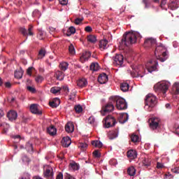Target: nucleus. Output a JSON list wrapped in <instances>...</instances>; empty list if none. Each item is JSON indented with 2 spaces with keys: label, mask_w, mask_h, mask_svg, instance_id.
Returning <instances> with one entry per match:
<instances>
[{
  "label": "nucleus",
  "mask_w": 179,
  "mask_h": 179,
  "mask_svg": "<svg viewBox=\"0 0 179 179\" xmlns=\"http://www.w3.org/2000/svg\"><path fill=\"white\" fill-rule=\"evenodd\" d=\"M141 34L138 32H126L123 34V37L120 41V49H124L125 47H129L136 43L137 38H139Z\"/></svg>",
  "instance_id": "obj_1"
},
{
  "label": "nucleus",
  "mask_w": 179,
  "mask_h": 179,
  "mask_svg": "<svg viewBox=\"0 0 179 179\" xmlns=\"http://www.w3.org/2000/svg\"><path fill=\"white\" fill-rule=\"evenodd\" d=\"M155 55L157 60L164 62L168 58L166 57V48L163 44H159L155 48Z\"/></svg>",
  "instance_id": "obj_2"
},
{
  "label": "nucleus",
  "mask_w": 179,
  "mask_h": 179,
  "mask_svg": "<svg viewBox=\"0 0 179 179\" xmlns=\"http://www.w3.org/2000/svg\"><path fill=\"white\" fill-rule=\"evenodd\" d=\"M157 103V99L155 96H154L152 94H148L146 95L145 99V108L148 111L151 112Z\"/></svg>",
  "instance_id": "obj_3"
},
{
  "label": "nucleus",
  "mask_w": 179,
  "mask_h": 179,
  "mask_svg": "<svg viewBox=\"0 0 179 179\" xmlns=\"http://www.w3.org/2000/svg\"><path fill=\"white\" fill-rule=\"evenodd\" d=\"M169 88V83L166 82H160L154 85V90L156 92H162L166 94Z\"/></svg>",
  "instance_id": "obj_4"
},
{
  "label": "nucleus",
  "mask_w": 179,
  "mask_h": 179,
  "mask_svg": "<svg viewBox=\"0 0 179 179\" xmlns=\"http://www.w3.org/2000/svg\"><path fill=\"white\" fill-rule=\"evenodd\" d=\"M116 103V106L119 110H125L127 108V103L124 99L118 96H112V99Z\"/></svg>",
  "instance_id": "obj_5"
},
{
  "label": "nucleus",
  "mask_w": 179,
  "mask_h": 179,
  "mask_svg": "<svg viewBox=\"0 0 179 179\" xmlns=\"http://www.w3.org/2000/svg\"><path fill=\"white\" fill-rule=\"evenodd\" d=\"M115 102L112 100V97L110 98V101L102 108L101 110V115H106L107 113H111L115 107H114Z\"/></svg>",
  "instance_id": "obj_6"
},
{
  "label": "nucleus",
  "mask_w": 179,
  "mask_h": 179,
  "mask_svg": "<svg viewBox=\"0 0 179 179\" xmlns=\"http://www.w3.org/2000/svg\"><path fill=\"white\" fill-rule=\"evenodd\" d=\"M43 177L46 179H54V169H52L51 166H44Z\"/></svg>",
  "instance_id": "obj_7"
},
{
  "label": "nucleus",
  "mask_w": 179,
  "mask_h": 179,
  "mask_svg": "<svg viewBox=\"0 0 179 179\" xmlns=\"http://www.w3.org/2000/svg\"><path fill=\"white\" fill-rule=\"evenodd\" d=\"M150 129L155 131L160 129V119L158 117H152L149 120Z\"/></svg>",
  "instance_id": "obj_8"
},
{
  "label": "nucleus",
  "mask_w": 179,
  "mask_h": 179,
  "mask_svg": "<svg viewBox=\"0 0 179 179\" xmlns=\"http://www.w3.org/2000/svg\"><path fill=\"white\" fill-rule=\"evenodd\" d=\"M113 64L115 66L122 67L124 64V56L122 55H115L113 57Z\"/></svg>",
  "instance_id": "obj_9"
},
{
  "label": "nucleus",
  "mask_w": 179,
  "mask_h": 179,
  "mask_svg": "<svg viewBox=\"0 0 179 179\" xmlns=\"http://www.w3.org/2000/svg\"><path fill=\"white\" fill-rule=\"evenodd\" d=\"M116 122H117L114 117H113L112 115H108L105 119L104 124L106 126V128L108 129L114 127L116 124Z\"/></svg>",
  "instance_id": "obj_10"
},
{
  "label": "nucleus",
  "mask_w": 179,
  "mask_h": 179,
  "mask_svg": "<svg viewBox=\"0 0 179 179\" xmlns=\"http://www.w3.org/2000/svg\"><path fill=\"white\" fill-rule=\"evenodd\" d=\"M158 66V62H156V60H150L148 63L147 70L148 72L152 73L157 70Z\"/></svg>",
  "instance_id": "obj_11"
},
{
  "label": "nucleus",
  "mask_w": 179,
  "mask_h": 179,
  "mask_svg": "<svg viewBox=\"0 0 179 179\" xmlns=\"http://www.w3.org/2000/svg\"><path fill=\"white\" fill-rule=\"evenodd\" d=\"M131 69H132V71H129V73H130V75H131L133 78L143 77V76H142L140 73L139 68H137V66H131Z\"/></svg>",
  "instance_id": "obj_12"
},
{
  "label": "nucleus",
  "mask_w": 179,
  "mask_h": 179,
  "mask_svg": "<svg viewBox=\"0 0 179 179\" xmlns=\"http://www.w3.org/2000/svg\"><path fill=\"white\" fill-rule=\"evenodd\" d=\"M30 111L32 114H38V115H41L43 112L38 110V105L36 103H33L30 106Z\"/></svg>",
  "instance_id": "obj_13"
},
{
  "label": "nucleus",
  "mask_w": 179,
  "mask_h": 179,
  "mask_svg": "<svg viewBox=\"0 0 179 179\" xmlns=\"http://www.w3.org/2000/svg\"><path fill=\"white\" fill-rule=\"evenodd\" d=\"M20 31L23 34V36H33V26L29 25L27 31L24 28L22 27L20 28Z\"/></svg>",
  "instance_id": "obj_14"
},
{
  "label": "nucleus",
  "mask_w": 179,
  "mask_h": 179,
  "mask_svg": "<svg viewBox=\"0 0 179 179\" xmlns=\"http://www.w3.org/2000/svg\"><path fill=\"white\" fill-rule=\"evenodd\" d=\"M157 41L153 38H148L144 41L145 47H151L156 45Z\"/></svg>",
  "instance_id": "obj_15"
},
{
  "label": "nucleus",
  "mask_w": 179,
  "mask_h": 179,
  "mask_svg": "<svg viewBox=\"0 0 179 179\" xmlns=\"http://www.w3.org/2000/svg\"><path fill=\"white\" fill-rule=\"evenodd\" d=\"M179 7V1L178 0H170V2L169 3V8L171 10H175L178 9Z\"/></svg>",
  "instance_id": "obj_16"
},
{
  "label": "nucleus",
  "mask_w": 179,
  "mask_h": 179,
  "mask_svg": "<svg viewBox=\"0 0 179 179\" xmlns=\"http://www.w3.org/2000/svg\"><path fill=\"white\" fill-rule=\"evenodd\" d=\"M91 57V53L90 51L84 50L80 56L81 62L84 63L85 61H87L88 59Z\"/></svg>",
  "instance_id": "obj_17"
},
{
  "label": "nucleus",
  "mask_w": 179,
  "mask_h": 179,
  "mask_svg": "<svg viewBox=\"0 0 179 179\" xmlns=\"http://www.w3.org/2000/svg\"><path fill=\"white\" fill-rule=\"evenodd\" d=\"M9 121H15L17 118V113L15 110H10L7 114Z\"/></svg>",
  "instance_id": "obj_18"
},
{
  "label": "nucleus",
  "mask_w": 179,
  "mask_h": 179,
  "mask_svg": "<svg viewBox=\"0 0 179 179\" xmlns=\"http://www.w3.org/2000/svg\"><path fill=\"white\" fill-rule=\"evenodd\" d=\"M59 104H61V100L59 98H55L52 101L49 102V106L52 108H57Z\"/></svg>",
  "instance_id": "obj_19"
},
{
  "label": "nucleus",
  "mask_w": 179,
  "mask_h": 179,
  "mask_svg": "<svg viewBox=\"0 0 179 179\" xmlns=\"http://www.w3.org/2000/svg\"><path fill=\"white\" fill-rule=\"evenodd\" d=\"M108 81V76L106 73L101 74L98 78V82L100 84H105Z\"/></svg>",
  "instance_id": "obj_20"
},
{
  "label": "nucleus",
  "mask_w": 179,
  "mask_h": 179,
  "mask_svg": "<svg viewBox=\"0 0 179 179\" xmlns=\"http://www.w3.org/2000/svg\"><path fill=\"white\" fill-rule=\"evenodd\" d=\"M127 157L130 159H135L137 157V152L134 150L127 151Z\"/></svg>",
  "instance_id": "obj_21"
},
{
  "label": "nucleus",
  "mask_w": 179,
  "mask_h": 179,
  "mask_svg": "<svg viewBox=\"0 0 179 179\" xmlns=\"http://www.w3.org/2000/svg\"><path fill=\"white\" fill-rule=\"evenodd\" d=\"M69 166L70 170H73V171H78L80 169L79 164L76 163L74 161H72L71 162H70Z\"/></svg>",
  "instance_id": "obj_22"
},
{
  "label": "nucleus",
  "mask_w": 179,
  "mask_h": 179,
  "mask_svg": "<svg viewBox=\"0 0 179 179\" xmlns=\"http://www.w3.org/2000/svg\"><path fill=\"white\" fill-rule=\"evenodd\" d=\"M47 132L51 136H54L57 135V129L54 126H50L47 128Z\"/></svg>",
  "instance_id": "obj_23"
},
{
  "label": "nucleus",
  "mask_w": 179,
  "mask_h": 179,
  "mask_svg": "<svg viewBox=\"0 0 179 179\" xmlns=\"http://www.w3.org/2000/svg\"><path fill=\"white\" fill-rule=\"evenodd\" d=\"M108 41L106 39L101 40L99 42V48L101 50H104L108 48Z\"/></svg>",
  "instance_id": "obj_24"
},
{
  "label": "nucleus",
  "mask_w": 179,
  "mask_h": 179,
  "mask_svg": "<svg viewBox=\"0 0 179 179\" xmlns=\"http://www.w3.org/2000/svg\"><path fill=\"white\" fill-rule=\"evenodd\" d=\"M172 93L179 97V83H176L172 87Z\"/></svg>",
  "instance_id": "obj_25"
},
{
  "label": "nucleus",
  "mask_w": 179,
  "mask_h": 179,
  "mask_svg": "<svg viewBox=\"0 0 179 179\" xmlns=\"http://www.w3.org/2000/svg\"><path fill=\"white\" fill-rule=\"evenodd\" d=\"M108 136L110 140H113L118 136V131L117 130L116 131H110L108 134Z\"/></svg>",
  "instance_id": "obj_26"
},
{
  "label": "nucleus",
  "mask_w": 179,
  "mask_h": 179,
  "mask_svg": "<svg viewBox=\"0 0 179 179\" xmlns=\"http://www.w3.org/2000/svg\"><path fill=\"white\" fill-rule=\"evenodd\" d=\"M77 85L78 87L83 88L86 87L87 85V81L85 78H81L77 82Z\"/></svg>",
  "instance_id": "obj_27"
},
{
  "label": "nucleus",
  "mask_w": 179,
  "mask_h": 179,
  "mask_svg": "<svg viewBox=\"0 0 179 179\" xmlns=\"http://www.w3.org/2000/svg\"><path fill=\"white\" fill-rule=\"evenodd\" d=\"M55 78L57 79V80H64V73L57 71L55 73Z\"/></svg>",
  "instance_id": "obj_28"
},
{
  "label": "nucleus",
  "mask_w": 179,
  "mask_h": 179,
  "mask_svg": "<svg viewBox=\"0 0 179 179\" xmlns=\"http://www.w3.org/2000/svg\"><path fill=\"white\" fill-rule=\"evenodd\" d=\"M127 174L130 176H134L136 175V169L133 166L127 168Z\"/></svg>",
  "instance_id": "obj_29"
},
{
  "label": "nucleus",
  "mask_w": 179,
  "mask_h": 179,
  "mask_svg": "<svg viewBox=\"0 0 179 179\" xmlns=\"http://www.w3.org/2000/svg\"><path fill=\"white\" fill-rule=\"evenodd\" d=\"M120 118H122V120H120V122L124 124V122H127L129 120V115L127 113H123L120 115Z\"/></svg>",
  "instance_id": "obj_30"
},
{
  "label": "nucleus",
  "mask_w": 179,
  "mask_h": 179,
  "mask_svg": "<svg viewBox=\"0 0 179 179\" xmlns=\"http://www.w3.org/2000/svg\"><path fill=\"white\" fill-rule=\"evenodd\" d=\"M92 145L97 148H101L103 147V144L100 141H92Z\"/></svg>",
  "instance_id": "obj_31"
},
{
  "label": "nucleus",
  "mask_w": 179,
  "mask_h": 179,
  "mask_svg": "<svg viewBox=\"0 0 179 179\" xmlns=\"http://www.w3.org/2000/svg\"><path fill=\"white\" fill-rule=\"evenodd\" d=\"M87 40L88 42H90L91 43H95L96 41V37L94 35L90 34V35L87 36Z\"/></svg>",
  "instance_id": "obj_32"
},
{
  "label": "nucleus",
  "mask_w": 179,
  "mask_h": 179,
  "mask_svg": "<svg viewBox=\"0 0 179 179\" xmlns=\"http://www.w3.org/2000/svg\"><path fill=\"white\" fill-rule=\"evenodd\" d=\"M129 89V85L127 83L120 84V90L123 92H127Z\"/></svg>",
  "instance_id": "obj_33"
},
{
  "label": "nucleus",
  "mask_w": 179,
  "mask_h": 179,
  "mask_svg": "<svg viewBox=\"0 0 179 179\" xmlns=\"http://www.w3.org/2000/svg\"><path fill=\"white\" fill-rule=\"evenodd\" d=\"M69 52L71 56H74L76 55V50L73 44L70 43L69 45Z\"/></svg>",
  "instance_id": "obj_34"
},
{
  "label": "nucleus",
  "mask_w": 179,
  "mask_h": 179,
  "mask_svg": "<svg viewBox=\"0 0 179 179\" xmlns=\"http://www.w3.org/2000/svg\"><path fill=\"white\" fill-rule=\"evenodd\" d=\"M45 49H41L38 55V59H43V58L45 57Z\"/></svg>",
  "instance_id": "obj_35"
},
{
  "label": "nucleus",
  "mask_w": 179,
  "mask_h": 179,
  "mask_svg": "<svg viewBox=\"0 0 179 179\" xmlns=\"http://www.w3.org/2000/svg\"><path fill=\"white\" fill-rule=\"evenodd\" d=\"M74 131V124L72 122H68V133H73Z\"/></svg>",
  "instance_id": "obj_36"
},
{
  "label": "nucleus",
  "mask_w": 179,
  "mask_h": 179,
  "mask_svg": "<svg viewBox=\"0 0 179 179\" xmlns=\"http://www.w3.org/2000/svg\"><path fill=\"white\" fill-rule=\"evenodd\" d=\"M61 144L63 148H68V136L63 137L61 141Z\"/></svg>",
  "instance_id": "obj_37"
},
{
  "label": "nucleus",
  "mask_w": 179,
  "mask_h": 179,
  "mask_svg": "<svg viewBox=\"0 0 179 179\" xmlns=\"http://www.w3.org/2000/svg\"><path fill=\"white\" fill-rule=\"evenodd\" d=\"M61 92V87H53L50 89V92L53 94H57Z\"/></svg>",
  "instance_id": "obj_38"
},
{
  "label": "nucleus",
  "mask_w": 179,
  "mask_h": 179,
  "mask_svg": "<svg viewBox=\"0 0 179 179\" xmlns=\"http://www.w3.org/2000/svg\"><path fill=\"white\" fill-rule=\"evenodd\" d=\"M76 29L73 26H71L69 27V33L68 36H71L76 34Z\"/></svg>",
  "instance_id": "obj_39"
},
{
  "label": "nucleus",
  "mask_w": 179,
  "mask_h": 179,
  "mask_svg": "<svg viewBox=\"0 0 179 179\" xmlns=\"http://www.w3.org/2000/svg\"><path fill=\"white\" fill-rule=\"evenodd\" d=\"M142 164L144 166H150L151 165V159L148 158H145L142 161Z\"/></svg>",
  "instance_id": "obj_40"
},
{
  "label": "nucleus",
  "mask_w": 179,
  "mask_h": 179,
  "mask_svg": "<svg viewBox=\"0 0 179 179\" xmlns=\"http://www.w3.org/2000/svg\"><path fill=\"white\" fill-rule=\"evenodd\" d=\"M14 75H15V78H16L17 79H22L23 76V71H22V70L16 71Z\"/></svg>",
  "instance_id": "obj_41"
},
{
  "label": "nucleus",
  "mask_w": 179,
  "mask_h": 179,
  "mask_svg": "<svg viewBox=\"0 0 179 179\" xmlns=\"http://www.w3.org/2000/svg\"><path fill=\"white\" fill-rule=\"evenodd\" d=\"M90 70L93 71H97L99 70L98 63H92L90 66Z\"/></svg>",
  "instance_id": "obj_42"
},
{
  "label": "nucleus",
  "mask_w": 179,
  "mask_h": 179,
  "mask_svg": "<svg viewBox=\"0 0 179 179\" xmlns=\"http://www.w3.org/2000/svg\"><path fill=\"white\" fill-rule=\"evenodd\" d=\"M59 68L62 71H66V69H68V63L66 62H62L59 64Z\"/></svg>",
  "instance_id": "obj_43"
},
{
  "label": "nucleus",
  "mask_w": 179,
  "mask_h": 179,
  "mask_svg": "<svg viewBox=\"0 0 179 179\" xmlns=\"http://www.w3.org/2000/svg\"><path fill=\"white\" fill-rule=\"evenodd\" d=\"M87 148V144L85 143H80L78 144V148H80L83 152L85 151Z\"/></svg>",
  "instance_id": "obj_44"
},
{
  "label": "nucleus",
  "mask_w": 179,
  "mask_h": 179,
  "mask_svg": "<svg viewBox=\"0 0 179 179\" xmlns=\"http://www.w3.org/2000/svg\"><path fill=\"white\" fill-rule=\"evenodd\" d=\"M76 114H80L83 112V107L80 105H76L73 108Z\"/></svg>",
  "instance_id": "obj_45"
},
{
  "label": "nucleus",
  "mask_w": 179,
  "mask_h": 179,
  "mask_svg": "<svg viewBox=\"0 0 179 179\" xmlns=\"http://www.w3.org/2000/svg\"><path fill=\"white\" fill-rule=\"evenodd\" d=\"M26 149L28 152H33L34 148H33V144L30 143H27L26 144Z\"/></svg>",
  "instance_id": "obj_46"
},
{
  "label": "nucleus",
  "mask_w": 179,
  "mask_h": 179,
  "mask_svg": "<svg viewBox=\"0 0 179 179\" xmlns=\"http://www.w3.org/2000/svg\"><path fill=\"white\" fill-rule=\"evenodd\" d=\"M131 138V142L133 143H137L139 140L138 136L136 134H132Z\"/></svg>",
  "instance_id": "obj_47"
},
{
  "label": "nucleus",
  "mask_w": 179,
  "mask_h": 179,
  "mask_svg": "<svg viewBox=\"0 0 179 179\" xmlns=\"http://www.w3.org/2000/svg\"><path fill=\"white\" fill-rule=\"evenodd\" d=\"M35 80L36 83H41V82L44 80V78L41 76H37L35 78Z\"/></svg>",
  "instance_id": "obj_48"
},
{
  "label": "nucleus",
  "mask_w": 179,
  "mask_h": 179,
  "mask_svg": "<svg viewBox=\"0 0 179 179\" xmlns=\"http://www.w3.org/2000/svg\"><path fill=\"white\" fill-rule=\"evenodd\" d=\"M110 165L116 166L117 164V161L116 159H111L109 162Z\"/></svg>",
  "instance_id": "obj_49"
},
{
  "label": "nucleus",
  "mask_w": 179,
  "mask_h": 179,
  "mask_svg": "<svg viewBox=\"0 0 179 179\" xmlns=\"http://www.w3.org/2000/svg\"><path fill=\"white\" fill-rule=\"evenodd\" d=\"M83 21V18H76L74 21L75 24L79 25Z\"/></svg>",
  "instance_id": "obj_50"
},
{
  "label": "nucleus",
  "mask_w": 179,
  "mask_h": 179,
  "mask_svg": "<svg viewBox=\"0 0 179 179\" xmlns=\"http://www.w3.org/2000/svg\"><path fill=\"white\" fill-rule=\"evenodd\" d=\"M27 89L31 93H36V88H34L33 87L28 86V87H27Z\"/></svg>",
  "instance_id": "obj_51"
},
{
  "label": "nucleus",
  "mask_w": 179,
  "mask_h": 179,
  "mask_svg": "<svg viewBox=\"0 0 179 179\" xmlns=\"http://www.w3.org/2000/svg\"><path fill=\"white\" fill-rule=\"evenodd\" d=\"M93 154L96 158H99L101 157V154L97 150H94Z\"/></svg>",
  "instance_id": "obj_52"
},
{
  "label": "nucleus",
  "mask_w": 179,
  "mask_h": 179,
  "mask_svg": "<svg viewBox=\"0 0 179 179\" xmlns=\"http://www.w3.org/2000/svg\"><path fill=\"white\" fill-rule=\"evenodd\" d=\"M164 168V164L161 163V162H157V169H163Z\"/></svg>",
  "instance_id": "obj_53"
},
{
  "label": "nucleus",
  "mask_w": 179,
  "mask_h": 179,
  "mask_svg": "<svg viewBox=\"0 0 179 179\" xmlns=\"http://www.w3.org/2000/svg\"><path fill=\"white\" fill-rule=\"evenodd\" d=\"M59 3L63 6L68 5V0H59Z\"/></svg>",
  "instance_id": "obj_54"
},
{
  "label": "nucleus",
  "mask_w": 179,
  "mask_h": 179,
  "mask_svg": "<svg viewBox=\"0 0 179 179\" xmlns=\"http://www.w3.org/2000/svg\"><path fill=\"white\" fill-rule=\"evenodd\" d=\"M85 31L86 32H88V33H90L92 31V28L90 27V26H87L85 28Z\"/></svg>",
  "instance_id": "obj_55"
},
{
  "label": "nucleus",
  "mask_w": 179,
  "mask_h": 179,
  "mask_svg": "<svg viewBox=\"0 0 179 179\" xmlns=\"http://www.w3.org/2000/svg\"><path fill=\"white\" fill-rule=\"evenodd\" d=\"M21 179H30V175L29 173H24Z\"/></svg>",
  "instance_id": "obj_56"
},
{
  "label": "nucleus",
  "mask_w": 179,
  "mask_h": 179,
  "mask_svg": "<svg viewBox=\"0 0 179 179\" xmlns=\"http://www.w3.org/2000/svg\"><path fill=\"white\" fill-rule=\"evenodd\" d=\"M160 1H161L160 6L162 8H163L164 6V5H166L167 0H160Z\"/></svg>",
  "instance_id": "obj_57"
},
{
  "label": "nucleus",
  "mask_w": 179,
  "mask_h": 179,
  "mask_svg": "<svg viewBox=\"0 0 179 179\" xmlns=\"http://www.w3.org/2000/svg\"><path fill=\"white\" fill-rule=\"evenodd\" d=\"M56 179H64V175L62 174V173H59L56 177Z\"/></svg>",
  "instance_id": "obj_58"
},
{
  "label": "nucleus",
  "mask_w": 179,
  "mask_h": 179,
  "mask_svg": "<svg viewBox=\"0 0 179 179\" xmlns=\"http://www.w3.org/2000/svg\"><path fill=\"white\" fill-rule=\"evenodd\" d=\"M31 71H33V67H29L27 70V75H29V76H31Z\"/></svg>",
  "instance_id": "obj_59"
},
{
  "label": "nucleus",
  "mask_w": 179,
  "mask_h": 179,
  "mask_svg": "<svg viewBox=\"0 0 179 179\" xmlns=\"http://www.w3.org/2000/svg\"><path fill=\"white\" fill-rule=\"evenodd\" d=\"M5 86L8 89H10L12 87V84L10 82L5 83Z\"/></svg>",
  "instance_id": "obj_60"
},
{
  "label": "nucleus",
  "mask_w": 179,
  "mask_h": 179,
  "mask_svg": "<svg viewBox=\"0 0 179 179\" xmlns=\"http://www.w3.org/2000/svg\"><path fill=\"white\" fill-rule=\"evenodd\" d=\"M5 115V113L3 112V110L0 108V118H2Z\"/></svg>",
  "instance_id": "obj_61"
},
{
  "label": "nucleus",
  "mask_w": 179,
  "mask_h": 179,
  "mask_svg": "<svg viewBox=\"0 0 179 179\" xmlns=\"http://www.w3.org/2000/svg\"><path fill=\"white\" fill-rule=\"evenodd\" d=\"M88 122H90V124H92L94 122V119L93 117H90L88 120Z\"/></svg>",
  "instance_id": "obj_62"
},
{
  "label": "nucleus",
  "mask_w": 179,
  "mask_h": 179,
  "mask_svg": "<svg viewBox=\"0 0 179 179\" xmlns=\"http://www.w3.org/2000/svg\"><path fill=\"white\" fill-rule=\"evenodd\" d=\"M175 133H176L177 135H179V127H178L176 129Z\"/></svg>",
  "instance_id": "obj_63"
},
{
  "label": "nucleus",
  "mask_w": 179,
  "mask_h": 179,
  "mask_svg": "<svg viewBox=\"0 0 179 179\" xmlns=\"http://www.w3.org/2000/svg\"><path fill=\"white\" fill-rule=\"evenodd\" d=\"M33 179H43V178L40 177V176H34L33 178Z\"/></svg>",
  "instance_id": "obj_64"
}]
</instances>
